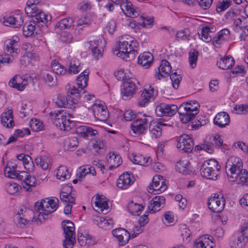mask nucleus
Returning a JSON list of instances; mask_svg holds the SVG:
<instances>
[{
    "instance_id": "obj_14",
    "label": "nucleus",
    "mask_w": 248,
    "mask_h": 248,
    "mask_svg": "<svg viewBox=\"0 0 248 248\" xmlns=\"http://www.w3.org/2000/svg\"><path fill=\"white\" fill-rule=\"evenodd\" d=\"M135 181V178L130 172L125 171L121 175L117 180V186L122 189L127 188Z\"/></svg>"
},
{
    "instance_id": "obj_48",
    "label": "nucleus",
    "mask_w": 248,
    "mask_h": 248,
    "mask_svg": "<svg viewBox=\"0 0 248 248\" xmlns=\"http://www.w3.org/2000/svg\"><path fill=\"white\" fill-rule=\"evenodd\" d=\"M78 140L76 137H69L66 139L64 141V146L68 150L73 151L75 150L78 145Z\"/></svg>"
},
{
    "instance_id": "obj_11",
    "label": "nucleus",
    "mask_w": 248,
    "mask_h": 248,
    "mask_svg": "<svg viewBox=\"0 0 248 248\" xmlns=\"http://www.w3.org/2000/svg\"><path fill=\"white\" fill-rule=\"evenodd\" d=\"M92 201L94 204L93 208L98 213L106 214L109 212L108 202L103 195L96 194Z\"/></svg>"
},
{
    "instance_id": "obj_2",
    "label": "nucleus",
    "mask_w": 248,
    "mask_h": 248,
    "mask_svg": "<svg viewBox=\"0 0 248 248\" xmlns=\"http://www.w3.org/2000/svg\"><path fill=\"white\" fill-rule=\"evenodd\" d=\"M199 104L195 101L184 102L179 107L175 105L161 103L156 107L155 112L159 117H171L178 112L182 122L186 124L195 117L199 112Z\"/></svg>"
},
{
    "instance_id": "obj_39",
    "label": "nucleus",
    "mask_w": 248,
    "mask_h": 248,
    "mask_svg": "<svg viewBox=\"0 0 248 248\" xmlns=\"http://www.w3.org/2000/svg\"><path fill=\"white\" fill-rule=\"evenodd\" d=\"M32 15H28L33 17L32 21L36 23H46L48 20V16L46 15L44 12H42L39 9L34 11Z\"/></svg>"
},
{
    "instance_id": "obj_60",
    "label": "nucleus",
    "mask_w": 248,
    "mask_h": 248,
    "mask_svg": "<svg viewBox=\"0 0 248 248\" xmlns=\"http://www.w3.org/2000/svg\"><path fill=\"white\" fill-rule=\"evenodd\" d=\"M19 111L22 115L21 117H25L32 113L31 109L27 104H22Z\"/></svg>"
},
{
    "instance_id": "obj_35",
    "label": "nucleus",
    "mask_w": 248,
    "mask_h": 248,
    "mask_svg": "<svg viewBox=\"0 0 248 248\" xmlns=\"http://www.w3.org/2000/svg\"><path fill=\"white\" fill-rule=\"evenodd\" d=\"M13 112L11 110H8L7 112L2 114L1 122L2 125L8 128H11L15 125L12 115Z\"/></svg>"
},
{
    "instance_id": "obj_57",
    "label": "nucleus",
    "mask_w": 248,
    "mask_h": 248,
    "mask_svg": "<svg viewBox=\"0 0 248 248\" xmlns=\"http://www.w3.org/2000/svg\"><path fill=\"white\" fill-rule=\"evenodd\" d=\"M170 76L172 81L173 87L174 89H177L178 88L180 82L182 79L181 76L180 75H178L176 72H174Z\"/></svg>"
},
{
    "instance_id": "obj_51",
    "label": "nucleus",
    "mask_w": 248,
    "mask_h": 248,
    "mask_svg": "<svg viewBox=\"0 0 248 248\" xmlns=\"http://www.w3.org/2000/svg\"><path fill=\"white\" fill-rule=\"evenodd\" d=\"M199 52L195 49H191L189 52V63L190 67L194 68L196 67Z\"/></svg>"
},
{
    "instance_id": "obj_49",
    "label": "nucleus",
    "mask_w": 248,
    "mask_h": 248,
    "mask_svg": "<svg viewBox=\"0 0 248 248\" xmlns=\"http://www.w3.org/2000/svg\"><path fill=\"white\" fill-rule=\"evenodd\" d=\"M26 172L27 171H4V175L6 177L11 179H17L19 180L23 179L25 177Z\"/></svg>"
},
{
    "instance_id": "obj_56",
    "label": "nucleus",
    "mask_w": 248,
    "mask_h": 248,
    "mask_svg": "<svg viewBox=\"0 0 248 248\" xmlns=\"http://www.w3.org/2000/svg\"><path fill=\"white\" fill-rule=\"evenodd\" d=\"M201 176L206 179L216 180L218 179V174L215 171H199Z\"/></svg>"
},
{
    "instance_id": "obj_34",
    "label": "nucleus",
    "mask_w": 248,
    "mask_h": 248,
    "mask_svg": "<svg viewBox=\"0 0 248 248\" xmlns=\"http://www.w3.org/2000/svg\"><path fill=\"white\" fill-rule=\"evenodd\" d=\"M143 208L141 204L135 202L133 201L129 202L126 206L127 210L134 216H139Z\"/></svg>"
},
{
    "instance_id": "obj_59",
    "label": "nucleus",
    "mask_w": 248,
    "mask_h": 248,
    "mask_svg": "<svg viewBox=\"0 0 248 248\" xmlns=\"http://www.w3.org/2000/svg\"><path fill=\"white\" fill-rule=\"evenodd\" d=\"M30 126L34 131H40L42 129V123L38 119H32L30 122Z\"/></svg>"
},
{
    "instance_id": "obj_42",
    "label": "nucleus",
    "mask_w": 248,
    "mask_h": 248,
    "mask_svg": "<svg viewBox=\"0 0 248 248\" xmlns=\"http://www.w3.org/2000/svg\"><path fill=\"white\" fill-rule=\"evenodd\" d=\"M35 23L32 21L26 22L23 26V35L26 37L31 36L35 30Z\"/></svg>"
},
{
    "instance_id": "obj_16",
    "label": "nucleus",
    "mask_w": 248,
    "mask_h": 248,
    "mask_svg": "<svg viewBox=\"0 0 248 248\" xmlns=\"http://www.w3.org/2000/svg\"><path fill=\"white\" fill-rule=\"evenodd\" d=\"M149 123H150L149 126L150 132L155 138L161 136L163 128L167 126V124L163 123L159 120H153L152 119Z\"/></svg>"
},
{
    "instance_id": "obj_26",
    "label": "nucleus",
    "mask_w": 248,
    "mask_h": 248,
    "mask_svg": "<svg viewBox=\"0 0 248 248\" xmlns=\"http://www.w3.org/2000/svg\"><path fill=\"white\" fill-rule=\"evenodd\" d=\"M108 169L112 170L120 166L122 163V159L119 155L115 153H110L107 157Z\"/></svg>"
},
{
    "instance_id": "obj_46",
    "label": "nucleus",
    "mask_w": 248,
    "mask_h": 248,
    "mask_svg": "<svg viewBox=\"0 0 248 248\" xmlns=\"http://www.w3.org/2000/svg\"><path fill=\"white\" fill-rule=\"evenodd\" d=\"M7 192L13 195H17L20 193L21 187L20 186L15 183H8L5 186Z\"/></svg>"
},
{
    "instance_id": "obj_54",
    "label": "nucleus",
    "mask_w": 248,
    "mask_h": 248,
    "mask_svg": "<svg viewBox=\"0 0 248 248\" xmlns=\"http://www.w3.org/2000/svg\"><path fill=\"white\" fill-rule=\"evenodd\" d=\"M78 241L81 246H90L93 244L90 236L80 235L78 237Z\"/></svg>"
},
{
    "instance_id": "obj_50",
    "label": "nucleus",
    "mask_w": 248,
    "mask_h": 248,
    "mask_svg": "<svg viewBox=\"0 0 248 248\" xmlns=\"http://www.w3.org/2000/svg\"><path fill=\"white\" fill-rule=\"evenodd\" d=\"M26 176L25 177H23V179L21 180V181H24L25 184L27 186H35L36 185L37 181L35 178L32 176L30 175L29 172H26V174L25 175ZM27 191H31L30 187L27 188Z\"/></svg>"
},
{
    "instance_id": "obj_32",
    "label": "nucleus",
    "mask_w": 248,
    "mask_h": 248,
    "mask_svg": "<svg viewBox=\"0 0 248 248\" xmlns=\"http://www.w3.org/2000/svg\"><path fill=\"white\" fill-rule=\"evenodd\" d=\"M130 159L133 163L143 166H148L152 161L150 157H146L141 155L132 154Z\"/></svg>"
},
{
    "instance_id": "obj_40",
    "label": "nucleus",
    "mask_w": 248,
    "mask_h": 248,
    "mask_svg": "<svg viewBox=\"0 0 248 248\" xmlns=\"http://www.w3.org/2000/svg\"><path fill=\"white\" fill-rule=\"evenodd\" d=\"M96 221L97 225L104 230H110L113 228L114 221L112 218L97 217Z\"/></svg>"
},
{
    "instance_id": "obj_24",
    "label": "nucleus",
    "mask_w": 248,
    "mask_h": 248,
    "mask_svg": "<svg viewBox=\"0 0 248 248\" xmlns=\"http://www.w3.org/2000/svg\"><path fill=\"white\" fill-rule=\"evenodd\" d=\"M9 85L10 87L15 88L18 91H22L27 85V81L21 76L16 75L9 81Z\"/></svg>"
},
{
    "instance_id": "obj_62",
    "label": "nucleus",
    "mask_w": 248,
    "mask_h": 248,
    "mask_svg": "<svg viewBox=\"0 0 248 248\" xmlns=\"http://www.w3.org/2000/svg\"><path fill=\"white\" fill-rule=\"evenodd\" d=\"M71 175V174L70 171H58L56 173L57 178L62 181L69 179Z\"/></svg>"
},
{
    "instance_id": "obj_25",
    "label": "nucleus",
    "mask_w": 248,
    "mask_h": 248,
    "mask_svg": "<svg viewBox=\"0 0 248 248\" xmlns=\"http://www.w3.org/2000/svg\"><path fill=\"white\" fill-rule=\"evenodd\" d=\"M158 70V72L155 75V77L160 79L162 77L165 78L170 76V72L171 71V67L167 61L163 60L161 61Z\"/></svg>"
},
{
    "instance_id": "obj_21",
    "label": "nucleus",
    "mask_w": 248,
    "mask_h": 248,
    "mask_svg": "<svg viewBox=\"0 0 248 248\" xmlns=\"http://www.w3.org/2000/svg\"><path fill=\"white\" fill-rule=\"evenodd\" d=\"M248 239L241 232L233 235L230 241L231 248H245Z\"/></svg>"
},
{
    "instance_id": "obj_10",
    "label": "nucleus",
    "mask_w": 248,
    "mask_h": 248,
    "mask_svg": "<svg viewBox=\"0 0 248 248\" xmlns=\"http://www.w3.org/2000/svg\"><path fill=\"white\" fill-rule=\"evenodd\" d=\"M177 147L184 153H190L194 146L192 139L188 135L184 134L177 140Z\"/></svg>"
},
{
    "instance_id": "obj_4",
    "label": "nucleus",
    "mask_w": 248,
    "mask_h": 248,
    "mask_svg": "<svg viewBox=\"0 0 248 248\" xmlns=\"http://www.w3.org/2000/svg\"><path fill=\"white\" fill-rule=\"evenodd\" d=\"M49 115L53 124L61 130L69 131L71 128V114L63 110H57L51 112Z\"/></svg>"
},
{
    "instance_id": "obj_53",
    "label": "nucleus",
    "mask_w": 248,
    "mask_h": 248,
    "mask_svg": "<svg viewBox=\"0 0 248 248\" xmlns=\"http://www.w3.org/2000/svg\"><path fill=\"white\" fill-rule=\"evenodd\" d=\"M66 89L67 95L69 97H72V96H74V97H76V98L79 97V94L82 91H80V89L79 90L78 88H76V86H74L71 87L70 85H67Z\"/></svg>"
},
{
    "instance_id": "obj_31",
    "label": "nucleus",
    "mask_w": 248,
    "mask_h": 248,
    "mask_svg": "<svg viewBox=\"0 0 248 248\" xmlns=\"http://www.w3.org/2000/svg\"><path fill=\"white\" fill-rule=\"evenodd\" d=\"M234 63V60L232 56H228L226 57H221L217 62L218 67L222 70H227L231 68Z\"/></svg>"
},
{
    "instance_id": "obj_47",
    "label": "nucleus",
    "mask_w": 248,
    "mask_h": 248,
    "mask_svg": "<svg viewBox=\"0 0 248 248\" xmlns=\"http://www.w3.org/2000/svg\"><path fill=\"white\" fill-rule=\"evenodd\" d=\"M51 65L52 70L58 75H63L67 72L64 66L59 63L56 60L52 61Z\"/></svg>"
},
{
    "instance_id": "obj_63",
    "label": "nucleus",
    "mask_w": 248,
    "mask_h": 248,
    "mask_svg": "<svg viewBox=\"0 0 248 248\" xmlns=\"http://www.w3.org/2000/svg\"><path fill=\"white\" fill-rule=\"evenodd\" d=\"M228 180L231 182H234L237 180L239 175L238 171H225Z\"/></svg>"
},
{
    "instance_id": "obj_6",
    "label": "nucleus",
    "mask_w": 248,
    "mask_h": 248,
    "mask_svg": "<svg viewBox=\"0 0 248 248\" xmlns=\"http://www.w3.org/2000/svg\"><path fill=\"white\" fill-rule=\"evenodd\" d=\"M167 188L168 186L163 176L157 175L153 178L152 184L148 186L147 190L149 193L156 195L163 192Z\"/></svg>"
},
{
    "instance_id": "obj_19",
    "label": "nucleus",
    "mask_w": 248,
    "mask_h": 248,
    "mask_svg": "<svg viewBox=\"0 0 248 248\" xmlns=\"http://www.w3.org/2000/svg\"><path fill=\"white\" fill-rule=\"evenodd\" d=\"M112 234L116 237L120 245L124 246L126 244L130 237V234L125 229L119 228L113 230Z\"/></svg>"
},
{
    "instance_id": "obj_37",
    "label": "nucleus",
    "mask_w": 248,
    "mask_h": 248,
    "mask_svg": "<svg viewBox=\"0 0 248 248\" xmlns=\"http://www.w3.org/2000/svg\"><path fill=\"white\" fill-rule=\"evenodd\" d=\"M220 169V166L218 162L214 159H211L203 163L200 170H219Z\"/></svg>"
},
{
    "instance_id": "obj_43",
    "label": "nucleus",
    "mask_w": 248,
    "mask_h": 248,
    "mask_svg": "<svg viewBox=\"0 0 248 248\" xmlns=\"http://www.w3.org/2000/svg\"><path fill=\"white\" fill-rule=\"evenodd\" d=\"M212 30H214L212 28ZM214 31H212L211 29L208 27H203L201 30L198 32L200 38L206 43L210 42L213 39L210 35H209L210 32H213Z\"/></svg>"
},
{
    "instance_id": "obj_64",
    "label": "nucleus",
    "mask_w": 248,
    "mask_h": 248,
    "mask_svg": "<svg viewBox=\"0 0 248 248\" xmlns=\"http://www.w3.org/2000/svg\"><path fill=\"white\" fill-rule=\"evenodd\" d=\"M238 16V11L234 9H231L225 15L226 19L234 20Z\"/></svg>"
},
{
    "instance_id": "obj_5",
    "label": "nucleus",
    "mask_w": 248,
    "mask_h": 248,
    "mask_svg": "<svg viewBox=\"0 0 248 248\" xmlns=\"http://www.w3.org/2000/svg\"><path fill=\"white\" fill-rule=\"evenodd\" d=\"M62 226L65 238L63 248H72L76 242L74 224L70 220H65L62 222Z\"/></svg>"
},
{
    "instance_id": "obj_3",
    "label": "nucleus",
    "mask_w": 248,
    "mask_h": 248,
    "mask_svg": "<svg viewBox=\"0 0 248 248\" xmlns=\"http://www.w3.org/2000/svg\"><path fill=\"white\" fill-rule=\"evenodd\" d=\"M138 48V44L134 38L128 35L122 36L116 47V55L127 61L133 59Z\"/></svg>"
},
{
    "instance_id": "obj_44",
    "label": "nucleus",
    "mask_w": 248,
    "mask_h": 248,
    "mask_svg": "<svg viewBox=\"0 0 248 248\" xmlns=\"http://www.w3.org/2000/svg\"><path fill=\"white\" fill-rule=\"evenodd\" d=\"M74 20L72 17H67L57 23L55 27L60 30L70 29L74 26Z\"/></svg>"
},
{
    "instance_id": "obj_61",
    "label": "nucleus",
    "mask_w": 248,
    "mask_h": 248,
    "mask_svg": "<svg viewBox=\"0 0 248 248\" xmlns=\"http://www.w3.org/2000/svg\"><path fill=\"white\" fill-rule=\"evenodd\" d=\"M56 104L59 107L66 108L68 104V99L64 96L59 95L56 101Z\"/></svg>"
},
{
    "instance_id": "obj_45",
    "label": "nucleus",
    "mask_w": 248,
    "mask_h": 248,
    "mask_svg": "<svg viewBox=\"0 0 248 248\" xmlns=\"http://www.w3.org/2000/svg\"><path fill=\"white\" fill-rule=\"evenodd\" d=\"M41 0H28L27 6L25 8V11L27 15H32L34 11H36L38 8L37 5Z\"/></svg>"
},
{
    "instance_id": "obj_22",
    "label": "nucleus",
    "mask_w": 248,
    "mask_h": 248,
    "mask_svg": "<svg viewBox=\"0 0 248 248\" xmlns=\"http://www.w3.org/2000/svg\"><path fill=\"white\" fill-rule=\"evenodd\" d=\"M230 38V32L228 29L220 31L217 36L213 37L212 44L217 47H219L224 41H228Z\"/></svg>"
},
{
    "instance_id": "obj_27",
    "label": "nucleus",
    "mask_w": 248,
    "mask_h": 248,
    "mask_svg": "<svg viewBox=\"0 0 248 248\" xmlns=\"http://www.w3.org/2000/svg\"><path fill=\"white\" fill-rule=\"evenodd\" d=\"M154 60L153 55L149 52H144L138 57V63L143 68L148 69L151 66Z\"/></svg>"
},
{
    "instance_id": "obj_18",
    "label": "nucleus",
    "mask_w": 248,
    "mask_h": 248,
    "mask_svg": "<svg viewBox=\"0 0 248 248\" xmlns=\"http://www.w3.org/2000/svg\"><path fill=\"white\" fill-rule=\"evenodd\" d=\"M19 40V38L17 36H14L12 39L6 40L4 44L5 52L10 54H18L20 51L18 45Z\"/></svg>"
},
{
    "instance_id": "obj_52",
    "label": "nucleus",
    "mask_w": 248,
    "mask_h": 248,
    "mask_svg": "<svg viewBox=\"0 0 248 248\" xmlns=\"http://www.w3.org/2000/svg\"><path fill=\"white\" fill-rule=\"evenodd\" d=\"M35 163L38 166H39L44 170H50V164L49 160L47 158H37L35 159Z\"/></svg>"
},
{
    "instance_id": "obj_1",
    "label": "nucleus",
    "mask_w": 248,
    "mask_h": 248,
    "mask_svg": "<svg viewBox=\"0 0 248 248\" xmlns=\"http://www.w3.org/2000/svg\"><path fill=\"white\" fill-rule=\"evenodd\" d=\"M58 204L59 200L55 197L36 202L35 203V215L32 210L21 207L14 217V222L17 227L23 228L34 221L43 222L57 209Z\"/></svg>"
},
{
    "instance_id": "obj_36",
    "label": "nucleus",
    "mask_w": 248,
    "mask_h": 248,
    "mask_svg": "<svg viewBox=\"0 0 248 248\" xmlns=\"http://www.w3.org/2000/svg\"><path fill=\"white\" fill-rule=\"evenodd\" d=\"M213 243L211 239L203 236L196 240L194 248H213Z\"/></svg>"
},
{
    "instance_id": "obj_38",
    "label": "nucleus",
    "mask_w": 248,
    "mask_h": 248,
    "mask_svg": "<svg viewBox=\"0 0 248 248\" xmlns=\"http://www.w3.org/2000/svg\"><path fill=\"white\" fill-rule=\"evenodd\" d=\"M23 48L26 51L27 55H24L20 60L21 64L26 66L31 62L29 57L32 54L31 52L33 51V46L29 43H25L23 45Z\"/></svg>"
},
{
    "instance_id": "obj_29",
    "label": "nucleus",
    "mask_w": 248,
    "mask_h": 248,
    "mask_svg": "<svg viewBox=\"0 0 248 248\" xmlns=\"http://www.w3.org/2000/svg\"><path fill=\"white\" fill-rule=\"evenodd\" d=\"M72 187L65 186L62 187L60 193V198L62 202H69L70 204L75 203V198L71 194Z\"/></svg>"
},
{
    "instance_id": "obj_20",
    "label": "nucleus",
    "mask_w": 248,
    "mask_h": 248,
    "mask_svg": "<svg viewBox=\"0 0 248 248\" xmlns=\"http://www.w3.org/2000/svg\"><path fill=\"white\" fill-rule=\"evenodd\" d=\"M93 115L97 120L105 122L109 117V113L106 107L101 104L95 105L93 108Z\"/></svg>"
},
{
    "instance_id": "obj_41",
    "label": "nucleus",
    "mask_w": 248,
    "mask_h": 248,
    "mask_svg": "<svg viewBox=\"0 0 248 248\" xmlns=\"http://www.w3.org/2000/svg\"><path fill=\"white\" fill-rule=\"evenodd\" d=\"M82 69V66L79 60L77 58L72 59L69 62L68 72L69 74H77Z\"/></svg>"
},
{
    "instance_id": "obj_12",
    "label": "nucleus",
    "mask_w": 248,
    "mask_h": 248,
    "mask_svg": "<svg viewBox=\"0 0 248 248\" xmlns=\"http://www.w3.org/2000/svg\"><path fill=\"white\" fill-rule=\"evenodd\" d=\"M3 24L7 26L19 28L23 23L22 16L20 14L6 15L2 18Z\"/></svg>"
},
{
    "instance_id": "obj_30",
    "label": "nucleus",
    "mask_w": 248,
    "mask_h": 248,
    "mask_svg": "<svg viewBox=\"0 0 248 248\" xmlns=\"http://www.w3.org/2000/svg\"><path fill=\"white\" fill-rule=\"evenodd\" d=\"M54 72L46 69L42 70L40 76L48 84L49 86H53L56 84V78H54Z\"/></svg>"
},
{
    "instance_id": "obj_17",
    "label": "nucleus",
    "mask_w": 248,
    "mask_h": 248,
    "mask_svg": "<svg viewBox=\"0 0 248 248\" xmlns=\"http://www.w3.org/2000/svg\"><path fill=\"white\" fill-rule=\"evenodd\" d=\"M121 9L127 16L135 18L137 17L140 13L139 9L135 7L130 1L127 0H122Z\"/></svg>"
},
{
    "instance_id": "obj_8",
    "label": "nucleus",
    "mask_w": 248,
    "mask_h": 248,
    "mask_svg": "<svg viewBox=\"0 0 248 248\" xmlns=\"http://www.w3.org/2000/svg\"><path fill=\"white\" fill-rule=\"evenodd\" d=\"M140 93V96L139 99L138 104L141 107L154 100L157 94V90L151 86H146L142 90H141Z\"/></svg>"
},
{
    "instance_id": "obj_28",
    "label": "nucleus",
    "mask_w": 248,
    "mask_h": 248,
    "mask_svg": "<svg viewBox=\"0 0 248 248\" xmlns=\"http://www.w3.org/2000/svg\"><path fill=\"white\" fill-rule=\"evenodd\" d=\"M230 121L229 115L225 112H221L215 117L214 123L219 127L223 128L229 125Z\"/></svg>"
},
{
    "instance_id": "obj_58",
    "label": "nucleus",
    "mask_w": 248,
    "mask_h": 248,
    "mask_svg": "<svg viewBox=\"0 0 248 248\" xmlns=\"http://www.w3.org/2000/svg\"><path fill=\"white\" fill-rule=\"evenodd\" d=\"M231 0H222L217 6V12H221L228 8L231 5Z\"/></svg>"
},
{
    "instance_id": "obj_7",
    "label": "nucleus",
    "mask_w": 248,
    "mask_h": 248,
    "mask_svg": "<svg viewBox=\"0 0 248 248\" xmlns=\"http://www.w3.org/2000/svg\"><path fill=\"white\" fill-rule=\"evenodd\" d=\"M151 120V116L144 115L142 118H138L132 122L131 124V130L136 135L144 134L147 130V124Z\"/></svg>"
},
{
    "instance_id": "obj_33",
    "label": "nucleus",
    "mask_w": 248,
    "mask_h": 248,
    "mask_svg": "<svg viewBox=\"0 0 248 248\" xmlns=\"http://www.w3.org/2000/svg\"><path fill=\"white\" fill-rule=\"evenodd\" d=\"M89 73V70L86 69L77 77V84L78 88L80 89V91H82L84 88L87 87Z\"/></svg>"
},
{
    "instance_id": "obj_9",
    "label": "nucleus",
    "mask_w": 248,
    "mask_h": 248,
    "mask_svg": "<svg viewBox=\"0 0 248 248\" xmlns=\"http://www.w3.org/2000/svg\"><path fill=\"white\" fill-rule=\"evenodd\" d=\"M225 204V200L221 194H214L208 202V206L209 209L215 213L221 212Z\"/></svg>"
},
{
    "instance_id": "obj_23",
    "label": "nucleus",
    "mask_w": 248,
    "mask_h": 248,
    "mask_svg": "<svg viewBox=\"0 0 248 248\" xmlns=\"http://www.w3.org/2000/svg\"><path fill=\"white\" fill-rule=\"evenodd\" d=\"M226 169L229 170H246L242 169L243 162L241 159L236 156H231L226 163Z\"/></svg>"
},
{
    "instance_id": "obj_13",
    "label": "nucleus",
    "mask_w": 248,
    "mask_h": 248,
    "mask_svg": "<svg viewBox=\"0 0 248 248\" xmlns=\"http://www.w3.org/2000/svg\"><path fill=\"white\" fill-rule=\"evenodd\" d=\"M136 89L137 86L131 79L124 81L121 89L123 99L126 100L131 98L135 93Z\"/></svg>"
},
{
    "instance_id": "obj_15",
    "label": "nucleus",
    "mask_w": 248,
    "mask_h": 248,
    "mask_svg": "<svg viewBox=\"0 0 248 248\" xmlns=\"http://www.w3.org/2000/svg\"><path fill=\"white\" fill-rule=\"evenodd\" d=\"M166 199L162 196H155L150 202L149 212L154 214L160 211L165 206Z\"/></svg>"
},
{
    "instance_id": "obj_55",
    "label": "nucleus",
    "mask_w": 248,
    "mask_h": 248,
    "mask_svg": "<svg viewBox=\"0 0 248 248\" xmlns=\"http://www.w3.org/2000/svg\"><path fill=\"white\" fill-rule=\"evenodd\" d=\"M162 220L166 225H170V224L174 221L173 213L171 211L166 212L164 214V218Z\"/></svg>"
}]
</instances>
